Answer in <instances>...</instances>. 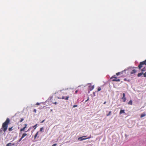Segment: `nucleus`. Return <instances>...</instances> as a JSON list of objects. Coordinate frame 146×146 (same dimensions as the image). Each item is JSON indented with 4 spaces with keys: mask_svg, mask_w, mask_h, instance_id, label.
I'll list each match as a JSON object with an SVG mask.
<instances>
[{
    "mask_svg": "<svg viewBox=\"0 0 146 146\" xmlns=\"http://www.w3.org/2000/svg\"><path fill=\"white\" fill-rule=\"evenodd\" d=\"M63 91L62 92V90H60L57 92L58 94V98L64 100H68L69 96H65V95L67 94V91L65 90H63Z\"/></svg>",
    "mask_w": 146,
    "mask_h": 146,
    "instance_id": "obj_1",
    "label": "nucleus"
},
{
    "mask_svg": "<svg viewBox=\"0 0 146 146\" xmlns=\"http://www.w3.org/2000/svg\"><path fill=\"white\" fill-rule=\"evenodd\" d=\"M10 123V119L9 118H7L5 122L3 123L2 126V127L1 129H2L4 132L6 131L8 124Z\"/></svg>",
    "mask_w": 146,
    "mask_h": 146,
    "instance_id": "obj_2",
    "label": "nucleus"
},
{
    "mask_svg": "<svg viewBox=\"0 0 146 146\" xmlns=\"http://www.w3.org/2000/svg\"><path fill=\"white\" fill-rule=\"evenodd\" d=\"M144 65H146V60L140 62L138 66V68L139 69H141L144 66Z\"/></svg>",
    "mask_w": 146,
    "mask_h": 146,
    "instance_id": "obj_3",
    "label": "nucleus"
},
{
    "mask_svg": "<svg viewBox=\"0 0 146 146\" xmlns=\"http://www.w3.org/2000/svg\"><path fill=\"white\" fill-rule=\"evenodd\" d=\"M110 79H112V81L113 82H119L120 80L119 79H117V78L115 76V75L112 76L110 78Z\"/></svg>",
    "mask_w": 146,
    "mask_h": 146,
    "instance_id": "obj_4",
    "label": "nucleus"
},
{
    "mask_svg": "<svg viewBox=\"0 0 146 146\" xmlns=\"http://www.w3.org/2000/svg\"><path fill=\"white\" fill-rule=\"evenodd\" d=\"M87 137V136H83L82 137H79L78 138V140H79L80 141H82L83 140H85L87 139H89L91 138V136L90 135L89 137H88V138H83V137Z\"/></svg>",
    "mask_w": 146,
    "mask_h": 146,
    "instance_id": "obj_5",
    "label": "nucleus"
},
{
    "mask_svg": "<svg viewBox=\"0 0 146 146\" xmlns=\"http://www.w3.org/2000/svg\"><path fill=\"white\" fill-rule=\"evenodd\" d=\"M123 72H125L127 75H130V69H128L123 71Z\"/></svg>",
    "mask_w": 146,
    "mask_h": 146,
    "instance_id": "obj_6",
    "label": "nucleus"
},
{
    "mask_svg": "<svg viewBox=\"0 0 146 146\" xmlns=\"http://www.w3.org/2000/svg\"><path fill=\"white\" fill-rule=\"evenodd\" d=\"M121 99L123 100V101L124 102H125L126 99V98L125 97V93H123V97Z\"/></svg>",
    "mask_w": 146,
    "mask_h": 146,
    "instance_id": "obj_7",
    "label": "nucleus"
},
{
    "mask_svg": "<svg viewBox=\"0 0 146 146\" xmlns=\"http://www.w3.org/2000/svg\"><path fill=\"white\" fill-rule=\"evenodd\" d=\"M136 72V70L135 69L131 70L130 69V75L132 74H133L135 73Z\"/></svg>",
    "mask_w": 146,
    "mask_h": 146,
    "instance_id": "obj_8",
    "label": "nucleus"
},
{
    "mask_svg": "<svg viewBox=\"0 0 146 146\" xmlns=\"http://www.w3.org/2000/svg\"><path fill=\"white\" fill-rule=\"evenodd\" d=\"M94 88V86H89V90L90 91L92 90Z\"/></svg>",
    "mask_w": 146,
    "mask_h": 146,
    "instance_id": "obj_9",
    "label": "nucleus"
},
{
    "mask_svg": "<svg viewBox=\"0 0 146 146\" xmlns=\"http://www.w3.org/2000/svg\"><path fill=\"white\" fill-rule=\"evenodd\" d=\"M143 74V72L139 73L137 74V76L138 77H139L141 76Z\"/></svg>",
    "mask_w": 146,
    "mask_h": 146,
    "instance_id": "obj_10",
    "label": "nucleus"
},
{
    "mask_svg": "<svg viewBox=\"0 0 146 146\" xmlns=\"http://www.w3.org/2000/svg\"><path fill=\"white\" fill-rule=\"evenodd\" d=\"M125 113V110H121L120 111V112H119V113L120 114H121L122 113Z\"/></svg>",
    "mask_w": 146,
    "mask_h": 146,
    "instance_id": "obj_11",
    "label": "nucleus"
},
{
    "mask_svg": "<svg viewBox=\"0 0 146 146\" xmlns=\"http://www.w3.org/2000/svg\"><path fill=\"white\" fill-rule=\"evenodd\" d=\"M27 135V134H26V133H24L22 135L21 137L22 138H23Z\"/></svg>",
    "mask_w": 146,
    "mask_h": 146,
    "instance_id": "obj_12",
    "label": "nucleus"
},
{
    "mask_svg": "<svg viewBox=\"0 0 146 146\" xmlns=\"http://www.w3.org/2000/svg\"><path fill=\"white\" fill-rule=\"evenodd\" d=\"M128 104L132 105V100H131L128 103Z\"/></svg>",
    "mask_w": 146,
    "mask_h": 146,
    "instance_id": "obj_13",
    "label": "nucleus"
},
{
    "mask_svg": "<svg viewBox=\"0 0 146 146\" xmlns=\"http://www.w3.org/2000/svg\"><path fill=\"white\" fill-rule=\"evenodd\" d=\"M146 115V114L145 113H143L141 115V117L142 118L144 117Z\"/></svg>",
    "mask_w": 146,
    "mask_h": 146,
    "instance_id": "obj_14",
    "label": "nucleus"
},
{
    "mask_svg": "<svg viewBox=\"0 0 146 146\" xmlns=\"http://www.w3.org/2000/svg\"><path fill=\"white\" fill-rule=\"evenodd\" d=\"M26 128H25V127H23V128H21L20 129V131H24L25 130V129Z\"/></svg>",
    "mask_w": 146,
    "mask_h": 146,
    "instance_id": "obj_15",
    "label": "nucleus"
},
{
    "mask_svg": "<svg viewBox=\"0 0 146 146\" xmlns=\"http://www.w3.org/2000/svg\"><path fill=\"white\" fill-rule=\"evenodd\" d=\"M38 132H37V133H36L35 135V136H34V138L35 139L36 138V137H37V136L38 135Z\"/></svg>",
    "mask_w": 146,
    "mask_h": 146,
    "instance_id": "obj_16",
    "label": "nucleus"
},
{
    "mask_svg": "<svg viewBox=\"0 0 146 146\" xmlns=\"http://www.w3.org/2000/svg\"><path fill=\"white\" fill-rule=\"evenodd\" d=\"M13 127H9L8 129L9 131H11L13 130L12 129Z\"/></svg>",
    "mask_w": 146,
    "mask_h": 146,
    "instance_id": "obj_17",
    "label": "nucleus"
},
{
    "mask_svg": "<svg viewBox=\"0 0 146 146\" xmlns=\"http://www.w3.org/2000/svg\"><path fill=\"white\" fill-rule=\"evenodd\" d=\"M37 124H36L33 127L34 128V129H35L36 127H37Z\"/></svg>",
    "mask_w": 146,
    "mask_h": 146,
    "instance_id": "obj_18",
    "label": "nucleus"
},
{
    "mask_svg": "<svg viewBox=\"0 0 146 146\" xmlns=\"http://www.w3.org/2000/svg\"><path fill=\"white\" fill-rule=\"evenodd\" d=\"M124 81H127L128 82H129L130 80H127L126 78H124Z\"/></svg>",
    "mask_w": 146,
    "mask_h": 146,
    "instance_id": "obj_19",
    "label": "nucleus"
},
{
    "mask_svg": "<svg viewBox=\"0 0 146 146\" xmlns=\"http://www.w3.org/2000/svg\"><path fill=\"white\" fill-rule=\"evenodd\" d=\"M141 70L142 72L145 71V67H144L143 68L141 69Z\"/></svg>",
    "mask_w": 146,
    "mask_h": 146,
    "instance_id": "obj_20",
    "label": "nucleus"
},
{
    "mask_svg": "<svg viewBox=\"0 0 146 146\" xmlns=\"http://www.w3.org/2000/svg\"><path fill=\"white\" fill-rule=\"evenodd\" d=\"M122 73L121 72H118L116 73V75L118 76L121 74Z\"/></svg>",
    "mask_w": 146,
    "mask_h": 146,
    "instance_id": "obj_21",
    "label": "nucleus"
},
{
    "mask_svg": "<svg viewBox=\"0 0 146 146\" xmlns=\"http://www.w3.org/2000/svg\"><path fill=\"white\" fill-rule=\"evenodd\" d=\"M111 111H110L107 114V116H108L111 115Z\"/></svg>",
    "mask_w": 146,
    "mask_h": 146,
    "instance_id": "obj_22",
    "label": "nucleus"
},
{
    "mask_svg": "<svg viewBox=\"0 0 146 146\" xmlns=\"http://www.w3.org/2000/svg\"><path fill=\"white\" fill-rule=\"evenodd\" d=\"M11 143H8L6 145V146H11Z\"/></svg>",
    "mask_w": 146,
    "mask_h": 146,
    "instance_id": "obj_23",
    "label": "nucleus"
},
{
    "mask_svg": "<svg viewBox=\"0 0 146 146\" xmlns=\"http://www.w3.org/2000/svg\"><path fill=\"white\" fill-rule=\"evenodd\" d=\"M24 120V119L23 118H21V120L19 122H22Z\"/></svg>",
    "mask_w": 146,
    "mask_h": 146,
    "instance_id": "obj_24",
    "label": "nucleus"
},
{
    "mask_svg": "<svg viewBox=\"0 0 146 146\" xmlns=\"http://www.w3.org/2000/svg\"><path fill=\"white\" fill-rule=\"evenodd\" d=\"M101 90V89L100 87H98V91H100Z\"/></svg>",
    "mask_w": 146,
    "mask_h": 146,
    "instance_id": "obj_25",
    "label": "nucleus"
},
{
    "mask_svg": "<svg viewBox=\"0 0 146 146\" xmlns=\"http://www.w3.org/2000/svg\"><path fill=\"white\" fill-rule=\"evenodd\" d=\"M143 76L144 77H146V72H145L144 73H143Z\"/></svg>",
    "mask_w": 146,
    "mask_h": 146,
    "instance_id": "obj_26",
    "label": "nucleus"
},
{
    "mask_svg": "<svg viewBox=\"0 0 146 146\" xmlns=\"http://www.w3.org/2000/svg\"><path fill=\"white\" fill-rule=\"evenodd\" d=\"M43 129V127H41L40 129V131L41 132Z\"/></svg>",
    "mask_w": 146,
    "mask_h": 146,
    "instance_id": "obj_27",
    "label": "nucleus"
},
{
    "mask_svg": "<svg viewBox=\"0 0 146 146\" xmlns=\"http://www.w3.org/2000/svg\"><path fill=\"white\" fill-rule=\"evenodd\" d=\"M57 144L56 143H55L53 144L52 146H56L57 145Z\"/></svg>",
    "mask_w": 146,
    "mask_h": 146,
    "instance_id": "obj_28",
    "label": "nucleus"
},
{
    "mask_svg": "<svg viewBox=\"0 0 146 146\" xmlns=\"http://www.w3.org/2000/svg\"><path fill=\"white\" fill-rule=\"evenodd\" d=\"M77 106V105H74L73 106V108H75Z\"/></svg>",
    "mask_w": 146,
    "mask_h": 146,
    "instance_id": "obj_29",
    "label": "nucleus"
},
{
    "mask_svg": "<svg viewBox=\"0 0 146 146\" xmlns=\"http://www.w3.org/2000/svg\"><path fill=\"white\" fill-rule=\"evenodd\" d=\"M33 111L35 112V113H36V109H34V110H33Z\"/></svg>",
    "mask_w": 146,
    "mask_h": 146,
    "instance_id": "obj_30",
    "label": "nucleus"
},
{
    "mask_svg": "<svg viewBox=\"0 0 146 146\" xmlns=\"http://www.w3.org/2000/svg\"><path fill=\"white\" fill-rule=\"evenodd\" d=\"M44 121H45V119L43 120L41 122V123H43L44 122Z\"/></svg>",
    "mask_w": 146,
    "mask_h": 146,
    "instance_id": "obj_31",
    "label": "nucleus"
},
{
    "mask_svg": "<svg viewBox=\"0 0 146 146\" xmlns=\"http://www.w3.org/2000/svg\"><path fill=\"white\" fill-rule=\"evenodd\" d=\"M22 139H23V138H22V137H21V138L19 140V141H21L22 140Z\"/></svg>",
    "mask_w": 146,
    "mask_h": 146,
    "instance_id": "obj_32",
    "label": "nucleus"
},
{
    "mask_svg": "<svg viewBox=\"0 0 146 146\" xmlns=\"http://www.w3.org/2000/svg\"><path fill=\"white\" fill-rule=\"evenodd\" d=\"M78 92V90H76L75 92V94H76Z\"/></svg>",
    "mask_w": 146,
    "mask_h": 146,
    "instance_id": "obj_33",
    "label": "nucleus"
},
{
    "mask_svg": "<svg viewBox=\"0 0 146 146\" xmlns=\"http://www.w3.org/2000/svg\"><path fill=\"white\" fill-rule=\"evenodd\" d=\"M39 104H40L39 103H36V105H39Z\"/></svg>",
    "mask_w": 146,
    "mask_h": 146,
    "instance_id": "obj_34",
    "label": "nucleus"
},
{
    "mask_svg": "<svg viewBox=\"0 0 146 146\" xmlns=\"http://www.w3.org/2000/svg\"><path fill=\"white\" fill-rule=\"evenodd\" d=\"M25 126L24 127H25V128H26L27 126V124H25Z\"/></svg>",
    "mask_w": 146,
    "mask_h": 146,
    "instance_id": "obj_35",
    "label": "nucleus"
},
{
    "mask_svg": "<svg viewBox=\"0 0 146 146\" xmlns=\"http://www.w3.org/2000/svg\"><path fill=\"white\" fill-rule=\"evenodd\" d=\"M53 103L55 104H57V103L56 102H55L54 103Z\"/></svg>",
    "mask_w": 146,
    "mask_h": 146,
    "instance_id": "obj_36",
    "label": "nucleus"
},
{
    "mask_svg": "<svg viewBox=\"0 0 146 146\" xmlns=\"http://www.w3.org/2000/svg\"><path fill=\"white\" fill-rule=\"evenodd\" d=\"M106 103V101H105V102H104V104H105Z\"/></svg>",
    "mask_w": 146,
    "mask_h": 146,
    "instance_id": "obj_37",
    "label": "nucleus"
},
{
    "mask_svg": "<svg viewBox=\"0 0 146 146\" xmlns=\"http://www.w3.org/2000/svg\"><path fill=\"white\" fill-rule=\"evenodd\" d=\"M88 100V99L87 100H86L85 101V102H87V101Z\"/></svg>",
    "mask_w": 146,
    "mask_h": 146,
    "instance_id": "obj_38",
    "label": "nucleus"
},
{
    "mask_svg": "<svg viewBox=\"0 0 146 146\" xmlns=\"http://www.w3.org/2000/svg\"><path fill=\"white\" fill-rule=\"evenodd\" d=\"M29 129H29L27 131H29Z\"/></svg>",
    "mask_w": 146,
    "mask_h": 146,
    "instance_id": "obj_39",
    "label": "nucleus"
}]
</instances>
